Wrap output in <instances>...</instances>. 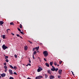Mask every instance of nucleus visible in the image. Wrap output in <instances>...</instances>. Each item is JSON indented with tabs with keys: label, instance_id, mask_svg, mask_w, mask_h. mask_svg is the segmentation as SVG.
<instances>
[{
	"label": "nucleus",
	"instance_id": "f257e3e1",
	"mask_svg": "<svg viewBox=\"0 0 79 79\" xmlns=\"http://www.w3.org/2000/svg\"><path fill=\"white\" fill-rule=\"evenodd\" d=\"M43 53L45 57H47V56L48 55V52L47 51H44Z\"/></svg>",
	"mask_w": 79,
	"mask_h": 79
},
{
	"label": "nucleus",
	"instance_id": "f03ea898",
	"mask_svg": "<svg viewBox=\"0 0 79 79\" xmlns=\"http://www.w3.org/2000/svg\"><path fill=\"white\" fill-rule=\"evenodd\" d=\"M43 70V69L41 68L40 67H38V69H37V72H40V71H42Z\"/></svg>",
	"mask_w": 79,
	"mask_h": 79
},
{
	"label": "nucleus",
	"instance_id": "7ed1b4c3",
	"mask_svg": "<svg viewBox=\"0 0 79 79\" xmlns=\"http://www.w3.org/2000/svg\"><path fill=\"white\" fill-rule=\"evenodd\" d=\"M41 78H43V77L42 76H39L35 77L36 79H41Z\"/></svg>",
	"mask_w": 79,
	"mask_h": 79
},
{
	"label": "nucleus",
	"instance_id": "20e7f679",
	"mask_svg": "<svg viewBox=\"0 0 79 79\" xmlns=\"http://www.w3.org/2000/svg\"><path fill=\"white\" fill-rule=\"evenodd\" d=\"M2 48L3 50H6V48H8V47L5 46V44H3L2 45Z\"/></svg>",
	"mask_w": 79,
	"mask_h": 79
},
{
	"label": "nucleus",
	"instance_id": "39448f33",
	"mask_svg": "<svg viewBox=\"0 0 79 79\" xmlns=\"http://www.w3.org/2000/svg\"><path fill=\"white\" fill-rule=\"evenodd\" d=\"M58 73H59V74H60V75H61V73H62V70H61V69L59 70Z\"/></svg>",
	"mask_w": 79,
	"mask_h": 79
},
{
	"label": "nucleus",
	"instance_id": "423d86ee",
	"mask_svg": "<svg viewBox=\"0 0 79 79\" xmlns=\"http://www.w3.org/2000/svg\"><path fill=\"white\" fill-rule=\"evenodd\" d=\"M1 75L2 77H5V76H6V74H5V73H4L1 74Z\"/></svg>",
	"mask_w": 79,
	"mask_h": 79
},
{
	"label": "nucleus",
	"instance_id": "0eeeda50",
	"mask_svg": "<svg viewBox=\"0 0 79 79\" xmlns=\"http://www.w3.org/2000/svg\"><path fill=\"white\" fill-rule=\"evenodd\" d=\"M9 72L10 73V74H13V73L12 72V70L10 69L9 70Z\"/></svg>",
	"mask_w": 79,
	"mask_h": 79
},
{
	"label": "nucleus",
	"instance_id": "6e6552de",
	"mask_svg": "<svg viewBox=\"0 0 79 79\" xmlns=\"http://www.w3.org/2000/svg\"><path fill=\"white\" fill-rule=\"evenodd\" d=\"M49 77L50 79H53L54 78V76L51 75Z\"/></svg>",
	"mask_w": 79,
	"mask_h": 79
},
{
	"label": "nucleus",
	"instance_id": "1a4fd4ad",
	"mask_svg": "<svg viewBox=\"0 0 79 79\" xmlns=\"http://www.w3.org/2000/svg\"><path fill=\"white\" fill-rule=\"evenodd\" d=\"M47 72L49 74H52V72L51 71V70H48Z\"/></svg>",
	"mask_w": 79,
	"mask_h": 79
},
{
	"label": "nucleus",
	"instance_id": "9d476101",
	"mask_svg": "<svg viewBox=\"0 0 79 79\" xmlns=\"http://www.w3.org/2000/svg\"><path fill=\"white\" fill-rule=\"evenodd\" d=\"M4 23V22H3V21H0V25H2Z\"/></svg>",
	"mask_w": 79,
	"mask_h": 79
},
{
	"label": "nucleus",
	"instance_id": "9b49d317",
	"mask_svg": "<svg viewBox=\"0 0 79 79\" xmlns=\"http://www.w3.org/2000/svg\"><path fill=\"white\" fill-rule=\"evenodd\" d=\"M51 70L52 71H55V68H52V69H51Z\"/></svg>",
	"mask_w": 79,
	"mask_h": 79
},
{
	"label": "nucleus",
	"instance_id": "f8f14e48",
	"mask_svg": "<svg viewBox=\"0 0 79 79\" xmlns=\"http://www.w3.org/2000/svg\"><path fill=\"white\" fill-rule=\"evenodd\" d=\"M28 48V47H27V46H25L24 50H27Z\"/></svg>",
	"mask_w": 79,
	"mask_h": 79
},
{
	"label": "nucleus",
	"instance_id": "ddd939ff",
	"mask_svg": "<svg viewBox=\"0 0 79 79\" xmlns=\"http://www.w3.org/2000/svg\"><path fill=\"white\" fill-rule=\"evenodd\" d=\"M45 64L46 66H47V67H49V64H48V63H46Z\"/></svg>",
	"mask_w": 79,
	"mask_h": 79
},
{
	"label": "nucleus",
	"instance_id": "4468645a",
	"mask_svg": "<svg viewBox=\"0 0 79 79\" xmlns=\"http://www.w3.org/2000/svg\"><path fill=\"white\" fill-rule=\"evenodd\" d=\"M50 66H52V65L53 64V62H50Z\"/></svg>",
	"mask_w": 79,
	"mask_h": 79
},
{
	"label": "nucleus",
	"instance_id": "2eb2a0df",
	"mask_svg": "<svg viewBox=\"0 0 79 79\" xmlns=\"http://www.w3.org/2000/svg\"><path fill=\"white\" fill-rule=\"evenodd\" d=\"M39 47H36L35 48L36 50L37 51V50H39Z\"/></svg>",
	"mask_w": 79,
	"mask_h": 79
},
{
	"label": "nucleus",
	"instance_id": "dca6fc26",
	"mask_svg": "<svg viewBox=\"0 0 79 79\" xmlns=\"http://www.w3.org/2000/svg\"><path fill=\"white\" fill-rule=\"evenodd\" d=\"M10 25H13V26H14L15 25V24H14V23H13V22H11L10 23Z\"/></svg>",
	"mask_w": 79,
	"mask_h": 79
},
{
	"label": "nucleus",
	"instance_id": "f3484780",
	"mask_svg": "<svg viewBox=\"0 0 79 79\" xmlns=\"http://www.w3.org/2000/svg\"><path fill=\"white\" fill-rule=\"evenodd\" d=\"M9 66H10V67L11 68H12V69H14V67H13V66H12V65H10Z\"/></svg>",
	"mask_w": 79,
	"mask_h": 79
},
{
	"label": "nucleus",
	"instance_id": "a211bd4d",
	"mask_svg": "<svg viewBox=\"0 0 79 79\" xmlns=\"http://www.w3.org/2000/svg\"><path fill=\"white\" fill-rule=\"evenodd\" d=\"M45 78H47V77H48V75H47V74H45Z\"/></svg>",
	"mask_w": 79,
	"mask_h": 79
},
{
	"label": "nucleus",
	"instance_id": "6ab92c4d",
	"mask_svg": "<svg viewBox=\"0 0 79 79\" xmlns=\"http://www.w3.org/2000/svg\"><path fill=\"white\" fill-rule=\"evenodd\" d=\"M37 53V52H36V51H35L34 52H33L34 55H36Z\"/></svg>",
	"mask_w": 79,
	"mask_h": 79
},
{
	"label": "nucleus",
	"instance_id": "aec40b11",
	"mask_svg": "<svg viewBox=\"0 0 79 79\" xmlns=\"http://www.w3.org/2000/svg\"><path fill=\"white\" fill-rule=\"evenodd\" d=\"M21 34H22L23 35H24V33H23V32H22V31H20Z\"/></svg>",
	"mask_w": 79,
	"mask_h": 79
},
{
	"label": "nucleus",
	"instance_id": "412c9836",
	"mask_svg": "<svg viewBox=\"0 0 79 79\" xmlns=\"http://www.w3.org/2000/svg\"><path fill=\"white\" fill-rule=\"evenodd\" d=\"M17 29L18 31H19L20 32H21V29H19V28H17Z\"/></svg>",
	"mask_w": 79,
	"mask_h": 79
},
{
	"label": "nucleus",
	"instance_id": "4be33fe9",
	"mask_svg": "<svg viewBox=\"0 0 79 79\" xmlns=\"http://www.w3.org/2000/svg\"><path fill=\"white\" fill-rule=\"evenodd\" d=\"M2 38L3 39H5V35H3L2 36Z\"/></svg>",
	"mask_w": 79,
	"mask_h": 79
},
{
	"label": "nucleus",
	"instance_id": "5701e85b",
	"mask_svg": "<svg viewBox=\"0 0 79 79\" xmlns=\"http://www.w3.org/2000/svg\"><path fill=\"white\" fill-rule=\"evenodd\" d=\"M54 65H55V66L57 65V63H56V62H54Z\"/></svg>",
	"mask_w": 79,
	"mask_h": 79
},
{
	"label": "nucleus",
	"instance_id": "b1692460",
	"mask_svg": "<svg viewBox=\"0 0 79 79\" xmlns=\"http://www.w3.org/2000/svg\"><path fill=\"white\" fill-rule=\"evenodd\" d=\"M4 68L5 69H7V67L6 66H5Z\"/></svg>",
	"mask_w": 79,
	"mask_h": 79
},
{
	"label": "nucleus",
	"instance_id": "393cba45",
	"mask_svg": "<svg viewBox=\"0 0 79 79\" xmlns=\"http://www.w3.org/2000/svg\"><path fill=\"white\" fill-rule=\"evenodd\" d=\"M58 68H56V69H55V71H56V72L58 71Z\"/></svg>",
	"mask_w": 79,
	"mask_h": 79
},
{
	"label": "nucleus",
	"instance_id": "a878e982",
	"mask_svg": "<svg viewBox=\"0 0 79 79\" xmlns=\"http://www.w3.org/2000/svg\"><path fill=\"white\" fill-rule=\"evenodd\" d=\"M19 27H20V28H21V29L22 28V25L21 24H20Z\"/></svg>",
	"mask_w": 79,
	"mask_h": 79
},
{
	"label": "nucleus",
	"instance_id": "bb28decb",
	"mask_svg": "<svg viewBox=\"0 0 79 79\" xmlns=\"http://www.w3.org/2000/svg\"><path fill=\"white\" fill-rule=\"evenodd\" d=\"M8 31H10V29H7V30H6L7 32H8Z\"/></svg>",
	"mask_w": 79,
	"mask_h": 79
},
{
	"label": "nucleus",
	"instance_id": "cd10ccee",
	"mask_svg": "<svg viewBox=\"0 0 79 79\" xmlns=\"http://www.w3.org/2000/svg\"><path fill=\"white\" fill-rule=\"evenodd\" d=\"M14 68L16 70V69H17V67L16 66H14Z\"/></svg>",
	"mask_w": 79,
	"mask_h": 79
},
{
	"label": "nucleus",
	"instance_id": "c85d7f7f",
	"mask_svg": "<svg viewBox=\"0 0 79 79\" xmlns=\"http://www.w3.org/2000/svg\"><path fill=\"white\" fill-rule=\"evenodd\" d=\"M6 61L7 62V63H8V60L7 59H6Z\"/></svg>",
	"mask_w": 79,
	"mask_h": 79
},
{
	"label": "nucleus",
	"instance_id": "c756f323",
	"mask_svg": "<svg viewBox=\"0 0 79 79\" xmlns=\"http://www.w3.org/2000/svg\"><path fill=\"white\" fill-rule=\"evenodd\" d=\"M7 58H8V56H6L5 57V59H7Z\"/></svg>",
	"mask_w": 79,
	"mask_h": 79
},
{
	"label": "nucleus",
	"instance_id": "7c9ffc66",
	"mask_svg": "<svg viewBox=\"0 0 79 79\" xmlns=\"http://www.w3.org/2000/svg\"><path fill=\"white\" fill-rule=\"evenodd\" d=\"M32 50L33 51H35V50H36L35 48H33Z\"/></svg>",
	"mask_w": 79,
	"mask_h": 79
},
{
	"label": "nucleus",
	"instance_id": "2f4dec72",
	"mask_svg": "<svg viewBox=\"0 0 79 79\" xmlns=\"http://www.w3.org/2000/svg\"><path fill=\"white\" fill-rule=\"evenodd\" d=\"M14 74H15V75H17V73L16 72H14Z\"/></svg>",
	"mask_w": 79,
	"mask_h": 79
},
{
	"label": "nucleus",
	"instance_id": "473e14b6",
	"mask_svg": "<svg viewBox=\"0 0 79 79\" xmlns=\"http://www.w3.org/2000/svg\"><path fill=\"white\" fill-rule=\"evenodd\" d=\"M14 79V78H13V77H10V79Z\"/></svg>",
	"mask_w": 79,
	"mask_h": 79
},
{
	"label": "nucleus",
	"instance_id": "72a5a7b5",
	"mask_svg": "<svg viewBox=\"0 0 79 79\" xmlns=\"http://www.w3.org/2000/svg\"><path fill=\"white\" fill-rule=\"evenodd\" d=\"M16 35L17 37H20V35H19V34H17Z\"/></svg>",
	"mask_w": 79,
	"mask_h": 79
},
{
	"label": "nucleus",
	"instance_id": "f704fd0d",
	"mask_svg": "<svg viewBox=\"0 0 79 79\" xmlns=\"http://www.w3.org/2000/svg\"><path fill=\"white\" fill-rule=\"evenodd\" d=\"M15 57L16 58H17V55L16 54L15 55Z\"/></svg>",
	"mask_w": 79,
	"mask_h": 79
},
{
	"label": "nucleus",
	"instance_id": "c9c22d12",
	"mask_svg": "<svg viewBox=\"0 0 79 79\" xmlns=\"http://www.w3.org/2000/svg\"><path fill=\"white\" fill-rule=\"evenodd\" d=\"M58 78H60V77H61V76L59 75L58 76Z\"/></svg>",
	"mask_w": 79,
	"mask_h": 79
},
{
	"label": "nucleus",
	"instance_id": "e433bc0d",
	"mask_svg": "<svg viewBox=\"0 0 79 79\" xmlns=\"http://www.w3.org/2000/svg\"><path fill=\"white\" fill-rule=\"evenodd\" d=\"M71 72H72V73L73 75V76H74V73H73V71H71Z\"/></svg>",
	"mask_w": 79,
	"mask_h": 79
},
{
	"label": "nucleus",
	"instance_id": "4c0bfd02",
	"mask_svg": "<svg viewBox=\"0 0 79 79\" xmlns=\"http://www.w3.org/2000/svg\"><path fill=\"white\" fill-rule=\"evenodd\" d=\"M33 58L34 60L35 59V58H34V54H33Z\"/></svg>",
	"mask_w": 79,
	"mask_h": 79
},
{
	"label": "nucleus",
	"instance_id": "58836bf2",
	"mask_svg": "<svg viewBox=\"0 0 79 79\" xmlns=\"http://www.w3.org/2000/svg\"><path fill=\"white\" fill-rule=\"evenodd\" d=\"M59 63L60 64H61L62 63V61H60Z\"/></svg>",
	"mask_w": 79,
	"mask_h": 79
},
{
	"label": "nucleus",
	"instance_id": "ea45409f",
	"mask_svg": "<svg viewBox=\"0 0 79 79\" xmlns=\"http://www.w3.org/2000/svg\"><path fill=\"white\" fill-rule=\"evenodd\" d=\"M29 63H31V60H29Z\"/></svg>",
	"mask_w": 79,
	"mask_h": 79
},
{
	"label": "nucleus",
	"instance_id": "a19ab883",
	"mask_svg": "<svg viewBox=\"0 0 79 79\" xmlns=\"http://www.w3.org/2000/svg\"><path fill=\"white\" fill-rule=\"evenodd\" d=\"M27 64L28 66H29H29H31V64Z\"/></svg>",
	"mask_w": 79,
	"mask_h": 79
},
{
	"label": "nucleus",
	"instance_id": "79ce46f5",
	"mask_svg": "<svg viewBox=\"0 0 79 79\" xmlns=\"http://www.w3.org/2000/svg\"><path fill=\"white\" fill-rule=\"evenodd\" d=\"M44 61H47V60H46V59H45L44 58Z\"/></svg>",
	"mask_w": 79,
	"mask_h": 79
},
{
	"label": "nucleus",
	"instance_id": "37998d69",
	"mask_svg": "<svg viewBox=\"0 0 79 79\" xmlns=\"http://www.w3.org/2000/svg\"><path fill=\"white\" fill-rule=\"evenodd\" d=\"M4 65H6V63H4Z\"/></svg>",
	"mask_w": 79,
	"mask_h": 79
},
{
	"label": "nucleus",
	"instance_id": "c03bdc74",
	"mask_svg": "<svg viewBox=\"0 0 79 79\" xmlns=\"http://www.w3.org/2000/svg\"><path fill=\"white\" fill-rule=\"evenodd\" d=\"M7 71V69H5V72H6Z\"/></svg>",
	"mask_w": 79,
	"mask_h": 79
},
{
	"label": "nucleus",
	"instance_id": "a18cd8bd",
	"mask_svg": "<svg viewBox=\"0 0 79 79\" xmlns=\"http://www.w3.org/2000/svg\"><path fill=\"white\" fill-rule=\"evenodd\" d=\"M30 44H32V42H31V41L30 42Z\"/></svg>",
	"mask_w": 79,
	"mask_h": 79
},
{
	"label": "nucleus",
	"instance_id": "49530a36",
	"mask_svg": "<svg viewBox=\"0 0 79 79\" xmlns=\"http://www.w3.org/2000/svg\"><path fill=\"white\" fill-rule=\"evenodd\" d=\"M52 67L53 68H55V67H53V66H52Z\"/></svg>",
	"mask_w": 79,
	"mask_h": 79
},
{
	"label": "nucleus",
	"instance_id": "de8ad7c7",
	"mask_svg": "<svg viewBox=\"0 0 79 79\" xmlns=\"http://www.w3.org/2000/svg\"><path fill=\"white\" fill-rule=\"evenodd\" d=\"M12 35H15L14 34H13V33H12Z\"/></svg>",
	"mask_w": 79,
	"mask_h": 79
},
{
	"label": "nucleus",
	"instance_id": "09e8293b",
	"mask_svg": "<svg viewBox=\"0 0 79 79\" xmlns=\"http://www.w3.org/2000/svg\"><path fill=\"white\" fill-rule=\"evenodd\" d=\"M19 37H20V38H21L22 39V37H21V36H20Z\"/></svg>",
	"mask_w": 79,
	"mask_h": 79
},
{
	"label": "nucleus",
	"instance_id": "8fccbe9b",
	"mask_svg": "<svg viewBox=\"0 0 79 79\" xmlns=\"http://www.w3.org/2000/svg\"><path fill=\"white\" fill-rule=\"evenodd\" d=\"M60 66V65H59V64L57 65V66Z\"/></svg>",
	"mask_w": 79,
	"mask_h": 79
},
{
	"label": "nucleus",
	"instance_id": "3c124183",
	"mask_svg": "<svg viewBox=\"0 0 79 79\" xmlns=\"http://www.w3.org/2000/svg\"><path fill=\"white\" fill-rule=\"evenodd\" d=\"M28 42H30L31 41H29V40H28Z\"/></svg>",
	"mask_w": 79,
	"mask_h": 79
},
{
	"label": "nucleus",
	"instance_id": "603ef678",
	"mask_svg": "<svg viewBox=\"0 0 79 79\" xmlns=\"http://www.w3.org/2000/svg\"><path fill=\"white\" fill-rule=\"evenodd\" d=\"M28 42H30L31 41H29V40H28Z\"/></svg>",
	"mask_w": 79,
	"mask_h": 79
},
{
	"label": "nucleus",
	"instance_id": "864d4df0",
	"mask_svg": "<svg viewBox=\"0 0 79 79\" xmlns=\"http://www.w3.org/2000/svg\"><path fill=\"white\" fill-rule=\"evenodd\" d=\"M0 42H1V40H0Z\"/></svg>",
	"mask_w": 79,
	"mask_h": 79
},
{
	"label": "nucleus",
	"instance_id": "5fc2aeb1",
	"mask_svg": "<svg viewBox=\"0 0 79 79\" xmlns=\"http://www.w3.org/2000/svg\"><path fill=\"white\" fill-rule=\"evenodd\" d=\"M28 66V64L26 65V66Z\"/></svg>",
	"mask_w": 79,
	"mask_h": 79
},
{
	"label": "nucleus",
	"instance_id": "6e6d98bb",
	"mask_svg": "<svg viewBox=\"0 0 79 79\" xmlns=\"http://www.w3.org/2000/svg\"><path fill=\"white\" fill-rule=\"evenodd\" d=\"M0 79H1V76H0Z\"/></svg>",
	"mask_w": 79,
	"mask_h": 79
},
{
	"label": "nucleus",
	"instance_id": "4d7b16f0",
	"mask_svg": "<svg viewBox=\"0 0 79 79\" xmlns=\"http://www.w3.org/2000/svg\"><path fill=\"white\" fill-rule=\"evenodd\" d=\"M22 59H23V57H22Z\"/></svg>",
	"mask_w": 79,
	"mask_h": 79
}]
</instances>
